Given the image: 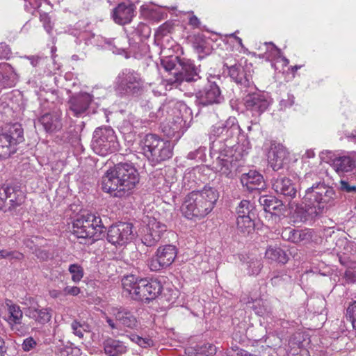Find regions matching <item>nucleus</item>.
Masks as SVG:
<instances>
[{"label": "nucleus", "instance_id": "obj_36", "mask_svg": "<svg viewBox=\"0 0 356 356\" xmlns=\"http://www.w3.org/2000/svg\"><path fill=\"white\" fill-rule=\"evenodd\" d=\"M0 68L8 74L6 76H3V79H6L5 84L9 87L13 86L15 84V82L17 79V74L14 72L13 67L8 63H3L1 65Z\"/></svg>", "mask_w": 356, "mask_h": 356}, {"label": "nucleus", "instance_id": "obj_39", "mask_svg": "<svg viewBox=\"0 0 356 356\" xmlns=\"http://www.w3.org/2000/svg\"><path fill=\"white\" fill-rule=\"evenodd\" d=\"M264 45L267 48V52L264 54L263 58H266V59L270 60L271 58L281 56V50L278 49L273 43L266 42Z\"/></svg>", "mask_w": 356, "mask_h": 356}, {"label": "nucleus", "instance_id": "obj_35", "mask_svg": "<svg viewBox=\"0 0 356 356\" xmlns=\"http://www.w3.org/2000/svg\"><path fill=\"white\" fill-rule=\"evenodd\" d=\"M145 286L147 287L149 302L154 300L162 290V286L157 280H147V284Z\"/></svg>", "mask_w": 356, "mask_h": 356}, {"label": "nucleus", "instance_id": "obj_8", "mask_svg": "<svg viewBox=\"0 0 356 356\" xmlns=\"http://www.w3.org/2000/svg\"><path fill=\"white\" fill-rule=\"evenodd\" d=\"M143 87L140 74L131 69H124L119 73L115 80V88L121 95L139 94Z\"/></svg>", "mask_w": 356, "mask_h": 356}, {"label": "nucleus", "instance_id": "obj_41", "mask_svg": "<svg viewBox=\"0 0 356 356\" xmlns=\"http://www.w3.org/2000/svg\"><path fill=\"white\" fill-rule=\"evenodd\" d=\"M9 259L10 260L20 261L24 259V254L18 251L0 250V259Z\"/></svg>", "mask_w": 356, "mask_h": 356}, {"label": "nucleus", "instance_id": "obj_20", "mask_svg": "<svg viewBox=\"0 0 356 356\" xmlns=\"http://www.w3.org/2000/svg\"><path fill=\"white\" fill-rule=\"evenodd\" d=\"M268 160L273 169L278 170L289 161V152L282 145L273 143L268 154Z\"/></svg>", "mask_w": 356, "mask_h": 356}, {"label": "nucleus", "instance_id": "obj_27", "mask_svg": "<svg viewBox=\"0 0 356 356\" xmlns=\"http://www.w3.org/2000/svg\"><path fill=\"white\" fill-rule=\"evenodd\" d=\"M282 236L284 239L295 243L307 242L312 238V235L308 231L291 228L285 229L282 233Z\"/></svg>", "mask_w": 356, "mask_h": 356}, {"label": "nucleus", "instance_id": "obj_10", "mask_svg": "<svg viewBox=\"0 0 356 356\" xmlns=\"http://www.w3.org/2000/svg\"><path fill=\"white\" fill-rule=\"evenodd\" d=\"M211 148L213 156L218 154L214 166L216 170L222 175L232 177L236 168V163L232 155L229 154L231 153V149L220 142H213Z\"/></svg>", "mask_w": 356, "mask_h": 356}, {"label": "nucleus", "instance_id": "obj_64", "mask_svg": "<svg viewBox=\"0 0 356 356\" xmlns=\"http://www.w3.org/2000/svg\"><path fill=\"white\" fill-rule=\"evenodd\" d=\"M178 127L173 128L172 131H166L165 130H163L164 132L168 136H174L175 133L176 132V129H177Z\"/></svg>", "mask_w": 356, "mask_h": 356}, {"label": "nucleus", "instance_id": "obj_17", "mask_svg": "<svg viewBox=\"0 0 356 356\" xmlns=\"http://www.w3.org/2000/svg\"><path fill=\"white\" fill-rule=\"evenodd\" d=\"M93 100V95L79 92L71 95L67 102L69 111L74 116L81 117L86 113Z\"/></svg>", "mask_w": 356, "mask_h": 356}, {"label": "nucleus", "instance_id": "obj_15", "mask_svg": "<svg viewBox=\"0 0 356 356\" xmlns=\"http://www.w3.org/2000/svg\"><path fill=\"white\" fill-rule=\"evenodd\" d=\"M196 97L198 103L203 106L220 104L224 101V97L218 83L212 80L208 81V84L203 90L196 94Z\"/></svg>", "mask_w": 356, "mask_h": 356}, {"label": "nucleus", "instance_id": "obj_55", "mask_svg": "<svg viewBox=\"0 0 356 356\" xmlns=\"http://www.w3.org/2000/svg\"><path fill=\"white\" fill-rule=\"evenodd\" d=\"M63 290L53 289L49 291V295L53 298H61L64 297Z\"/></svg>", "mask_w": 356, "mask_h": 356}, {"label": "nucleus", "instance_id": "obj_62", "mask_svg": "<svg viewBox=\"0 0 356 356\" xmlns=\"http://www.w3.org/2000/svg\"><path fill=\"white\" fill-rule=\"evenodd\" d=\"M248 354V351L243 349H240L238 350L234 356H246Z\"/></svg>", "mask_w": 356, "mask_h": 356}, {"label": "nucleus", "instance_id": "obj_25", "mask_svg": "<svg viewBox=\"0 0 356 356\" xmlns=\"http://www.w3.org/2000/svg\"><path fill=\"white\" fill-rule=\"evenodd\" d=\"M241 183L245 185L249 191L260 190L264 186L263 176L256 171H250L243 174Z\"/></svg>", "mask_w": 356, "mask_h": 356}, {"label": "nucleus", "instance_id": "obj_2", "mask_svg": "<svg viewBox=\"0 0 356 356\" xmlns=\"http://www.w3.org/2000/svg\"><path fill=\"white\" fill-rule=\"evenodd\" d=\"M139 182V174L128 163H120L108 170L101 179V188L113 197H123L132 193Z\"/></svg>", "mask_w": 356, "mask_h": 356}, {"label": "nucleus", "instance_id": "obj_1", "mask_svg": "<svg viewBox=\"0 0 356 356\" xmlns=\"http://www.w3.org/2000/svg\"><path fill=\"white\" fill-rule=\"evenodd\" d=\"M300 186L305 188L303 202L309 208L305 218H314L334 206L337 195L333 188L318 180L315 173L308 172L300 179Z\"/></svg>", "mask_w": 356, "mask_h": 356}, {"label": "nucleus", "instance_id": "obj_59", "mask_svg": "<svg viewBox=\"0 0 356 356\" xmlns=\"http://www.w3.org/2000/svg\"><path fill=\"white\" fill-rule=\"evenodd\" d=\"M5 342L3 339L0 337V356H3L6 353Z\"/></svg>", "mask_w": 356, "mask_h": 356}, {"label": "nucleus", "instance_id": "obj_7", "mask_svg": "<svg viewBox=\"0 0 356 356\" xmlns=\"http://www.w3.org/2000/svg\"><path fill=\"white\" fill-rule=\"evenodd\" d=\"M91 147L100 156H106L118 149L119 143L114 130L109 127H98L94 133Z\"/></svg>", "mask_w": 356, "mask_h": 356}, {"label": "nucleus", "instance_id": "obj_53", "mask_svg": "<svg viewBox=\"0 0 356 356\" xmlns=\"http://www.w3.org/2000/svg\"><path fill=\"white\" fill-rule=\"evenodd\" d=\"M252 309L258 316H261L264 315L266 312V308L261 305V301L256 302V305L252 306Z\"/></svg>", "mask_w": 356, "mask_h": 356}, {"label": "nucleus", "instance_id": "obj_26", "mask_svg": "<svg viewBox=\"0 0 356 356\" xmlns=\"http://www.w3.org/2000/svg\"><path fill=\"white\" fill-rule=\"evenodd\" d=\"M330 162L334 170L339 174L351 171L355 167V161L350 156H342L330 159Z\"/></svg>", "mask_w": 356, "mask_h": 356}, {"label": "nucleus", "instance_id": "obj_34", "mask_svg": "<svg viewBox=\"0 0 356 356\" xmlns=\"http://www.w3.org/2000/svg\"><path fill=\"white\" fill-rule=\"evenodd\" d=\"M259 201L261 205L264 207V210L269 212L276 210L282 205L281 201L273 197L262 196Z\"/></svg>", "mask_w": 356, "mask_h": 356}, {"label": "nucleus", "instance_id": "obj_47", "mask_svg": "<svg viewBox=\"0 0 356 356\" xmlns=\"http://www.w3.org/2000/svg\"><path fill=\"white\" fill-rule=\"evenodd\" d=\"M295 97L293 95H288L286 99H282L280 102L281 109H286L294 104Z\"/></svg>", "mask_w": 356, "mask_h": 356}, {"label": "nucleus", "instance_id": "obj_24", "mask_svg": "<svg viewBox=\"0 0 356 356\" xmlns=\"http://www.w3.org/2000/svg\"><path fill=\"white\" fill-rule=\"evenodd\" d=\"M273 188L278 194L290 199L296 195L297 190L291 180L285 177H279L273 181Z\"/></svg>", "mask_w": 356, "mask_h": 356}, {"label": "nucleus", "instance_id": "obj_56", "mask_svg": "<svg viewBox=\"0 0 356 356\" xmlns=\"http://www.w3.org/2000/svg\"><path fill=\"white\" fill-rule=\"evenodd\" d=\"M106 321L112 330L119 328L118 323L116 321L114 322V321L111 317L106 316Z\"/></svg>", "mask_w": 356, "mask_h": 356}, {"label": "nucleus", "instance_id": "obj_31", "mask_svg": "<svg viewBox=\"0 0 356 356\" xmlns=\"http://www.w3.org/2000/svg\"><path fill=\"white\" fill-rule=\"evenodd\" d=\"M236 226L238 232L243 236H248L254 230V223L251 216H237Z\"/></svg>", "mask_w": 356, "mask_h": 356}, {"label": "nucleus", "instance_id": "obj_23", "mask_svg": "<svg viewBox=\"0 0 356 356\" xmlns=\"http://www.w3.org/2000/svg\"><path fill=\"white\" fill-rule=\"evenodd\" d=\"M135 9L136 6L131 2L119 3L113 11V19L118 24H129L135 15Z\"/></svg>", "mask_w": 356, "mask_h": 356}, {"label": "nucleus", "instance_id": "obj_58", "mask_svg": "<svg viewBox=\"0 0 356 356\" xmlns=\"http://www.w3.org/2000/svg\"><path fill=\"white\" fill-rule=\"evenodd\" d=\"M27 58L30 60L31 62V64L33 66V67H36L39 63V60H40V58L38 56H30V57H27Z\"/></svg>", "mask_w": 356, "mask_h": 356}, {"label": "nucleus", "instance_id": "obj_43", "mask_svg": "<svg viewBox=\"0 0 356 356\" xmlns=\"http://www.w3.org/2000/svg\"><path fill=\"white\" fill-rule=\"evenodd\" d=\"M252 79L250 74H248L242 67L240 70L238 79H236V83L244 87H248L251 83Z\"/></svg>", "mask_w": 356, "mask_h": 356}, {"label": "nucleus", "instance_id": "obj_18", "mask_svg": "<svg viewBox=\"0 0 356 356\" xmlns=\"http://www.w3.org/2000/svg\"><path fill=\"white\" fill-rule=\"evenodd\" d=\"M240 133L241 128L234 117H229L225 122L216 124L211 130L213 136L222 138L223 140L236 137Z\"/></svg>", "mask_w": 356, "mask_h": 356}, {"label": "nucleus", "instance_id": "obj_48", "mask_svg": "<svg viewBox=\"0 0 356 356\" xmlns=\"http://www.w3.org/2000/svg\"><path fill=\"white\" fill-rule=\"evenodd\" d=\"M11 54L10 49L6 43L0 44V59H7Z\"/></svg>", "mask_w": 356, "mask_h": 356}, {"label": "nucleus", "instance_id": "obj_49", "mask_svg": "<svg viewBox=\"0 0 356 356\" xmlns=\"http://www.w3.org/2000/svg\"><path fill=\"white\" fill-rule=\"evenodd\" d=\"M291 280V276L287 275H275L271 279L273 285L277 286L281 284L282 282H288Z\"/></svg>", "mask_w": 356, "mask_h": 356}, {"label": "nucleus", "instance_id": "obj_52", "mask_svg": "<svg viewBox=\"0 0 356 356\" xmlns=\"http://www.w3.org/2000/svg\"><path fill=\"white\" fill-rule=\"evenodd\" d=\"M154 341L149 338H142L141 337L139 339L138 346L143 348H147L149 347H152L154 346Z\"/></svg>", "mask_w": 356, "mask_h": 356}, {"label": "nucleus", "instance_id": "obj_12", "mask_svg": "<svg viewBox=\"0 0 356 356\" xmlns=\"http://www.w3.org/2000/svg\"><path fill=\"white\" fill-rule=\"evenodd\" d=\"M177 254V249L173 245L160 246L149 261V268L152 271H159L170 266Z\"/></svg>", "mask_w": 356, "mask_h": 356}, {"label": "nucleus", "instance_id": "obj_50", "mask_svg": "<svg viewBox=\"0 0 356 356\" xmlns=\"http://www.w3.org/2000/svg\"><path fill=\"white\" fill-rule=\"evenodd\" d=\"M80 293V289L77 286H67L63 289L64 296H77Z\"/></svg>", "mask_w": 356, "mask_h": 356}, {"label": "nucleus", "instance_id": "obj_16", "mask_svg": "<svg viewBox=\"0 0 356 356\" xmlns=\"http://www.w3.org/2000/svg\"><path fill=\"white\" fill-rule=\"evenodd\" d=\"M271 103L272 99L268 94L261 92L248 94L244 99L246 108L258 115L266 111Z\"/></svg>", "mask_w": 356, "mask_h": 356}, {"label": "nucleus", "instance_id": "obj_28", "mask_svg": "<svg viewBox=\"0 0 356 356\" xmlns=\"http://www.w3.org/2000/svg\"><path fill=\"white\" fill-rule=\"evenodd\" d=\"M104 350L108 356H118L125 353L127 350L124 343L112 338H107L103 343Z\"/></svg>", "mask_w": 356, "mask_h": 356}, {"label": "nucleus", "instance_id": "obj_29", "mask_svg": "<svg viewBox=\"0 0 356 356\" xmlns=\"http://www.w3.org/2000/svg\"><path fill=\"white\" fill-rule=\"evenodd\" d=\"M6 305L9 316L7 318V322L12 327L15 325L21 324L23 318V312L20 307L13 303L10 300H6Z\"/></svg>", "mask_w": 356, "mask_h": 356}, {"label": "nucleus", "instance_id": "obj_37", "mask_svg": "<svg viewBox=\"0 0 356 356\" xmlns=\"http://www.w3.org/2000/svg\"><path fill=\"white\" fill-rule=\"evenodd\" d=\"M71 328L72 330L73 333L79 337V338L83 337V332H88L89 326L86 323H81L77 320H74L72 321L71 324Z\"/></svg>", "mask_w": 356, "mask_h": 356}, {"label": "nucleus", "instance_id": "obj_13", "mask_svg": "<svg viewBox=\"0 0 356 356\" xmlns=\"http://www.w3.org/2000/svg\"><path fill=\"white\" fill-rule=\"evenodd\" d=\"M24 192L17 186L3 185L0 188V209L11 210L24 201Z\"/></svg>", "mask_w": 356, "mask_h": 356}, {"label": "nucleus", "instance_id": "obj_54", "mask_svg": "<svg viewBox=\"0 0 356 356\" xmlns=\"http://www.w3.org/2000/svg\"><path fill=\"white\" fill-rule=\"evenodd\" d=\"M261 264L259 261L251 262L248 266L249 268H252L250 273L252 275L258 274L261 270Z\"/></svg>", "mask_w": 356, "mask_h": 356}, {"label": "nucleus", "instance_id": "obj_30", "mask_svg": "<svg viewBox=\"0 0 356 356\" xmlns=\"http://www.w3.org/2000/svg\"><path fill=\"white\" fill-rule=\"evenodd\" d=\"M38 122L46 131H54L60 128V118L56 114L46 113L39 118Z\"/></svg>", "mask_w": 356, "mask_h": 356}, {"label": "nucleus", "instance_id": "obj_51", "mask_svg": "<svg viewBox=\"0 0 356 356\" xmlns=\"http://www.w3.org/2000/svg\"><path fill=\"white\" fill-rule=\"evenodd\" d=\"M36 346L35 341L32 337L24 340L22 348L24 351H29Z\"/></svg>", "mask_w": 356, "mask_h": 356}, {"label": "nucleus", "instance_id": "obj_4", "mask_svg": "<svg viewBox=\"0 0 356 356\" xmlns=\"http://www.w3.org/2000/svg\"><path fill=\"white\" fill-rule=\"evenodd\" d=\"M177 57L165 58L161 60V65L165 71L173 74L172 78H169L161 83L162 86L167 84L178 87L182 82H196L200 79L195 66L189 60L179 62L177 64Z\"/></svg>", "mask_w": 356, "mask_h": 356}, {"label": "nucleus", "instance_id": "obj_33", "mask_svg": "<svg viewBox=\"0 0 356 356\" xmlns=\"http://www.w3.org/2000/svg\"><path fill=\"white\" fill-rule=\"evenodd\" d=\"M193 47L198 54V58L202 59L204 56L211 53V49L207 42L201 38H195L193 43Z\"/></svg>", "mask_w": 356, "mask_h": 356}, {"label": "nucleus", "instance_id": "obj_38", "mask_svg": "<svg viewBox=\"0 0 356 356\" xmlns=\"http://www.w3.org/2000/svg\"><path fill=\"white\" fill-rule=\"evenodd\" d=\"M68 270L72 275V280L75 283L79 282L83 277V268L78 264H71Z\"/></svg>", "mask_w": 356, "mask_h": 356}, {"label": "nucleus", "instance_id": "obj_32", "mask_svg": "<svg viewBox=\"0 0 356 356\" xmlns=\"http://www.w3.org/2000/svg\"><path fill=\"white\" fill-rule=\"evenodd\" d=\"M265 256L268 259L282 264H286L288 261L286 252L278 247H269L266 251Z\"/></svg>", "mask_w": 356, "mask_h": 356}, {"label": "nucleus", "instance_id": "obj_57", "mask_svg": "<svg viewBox=\"0 0 356 356\" xmlns=\"http://www.w3.org/2000/svg\"><path fill=\"white\" fill-rule=\"evenodd\" d=\"M200 24V22L199 19L195 16L193 15L189 19V24L194 26V27H198Z\"/></svg>", "mask_w": 356, "mask_h": 356}, {"label": "nucleus", "instance_id": "obj_63", "mask_svg": "<svg viewBox=\"0 0 356 356\" xmlns=\"http://www.w3.org/2000/svg\"><path fill=\"white\" fill-rule=\"evenodd\" d=\"M351 282L356 284V271L352 272L349 275Z\"/></svg>", "mask_w": 356, "mask_h": 356}, {"label": "nucleus", "instance_id": "obj_5", "mask_svg": "<svg viewBox=\"0 0 356 356\" xmlns=\"http://www.w3.org/2000/svg\"><path fill=\"white\" fill-rule=\"evenodd\" d=\"M144 155L152 162L157 163L172 156L170 142L158 138L154 134L146 135L140 143Z\"/></svg>", "mask_w": 356, "mask_h": 356}, {"label": "nucleus", "instance_id": "obj_22", "mask_svg": "<svg viewBox=\"0 0 356 356\" xmlns=\"http://www.w3.org/2000/svg\"><path fill=\"white\" fill-rule=\"evenodd\" d=\"M111 314L118 323V327L134 329L137 325V320L134 314L125 307H113Z\"/></svg>", "mask_w": 356, "mask_h": 356}, {"label": "nucleus", "instance_id": "obj_60", "mask_svg": "<svg viewBox=\"0 0 356 356\" xmlns=\"http://www.w3.org/2000/svg\"><path fill=\"white\" fill-rule=\"evenodd\" d=\"M315 153L313 150L308 149L305 152V153L303 155L304 158L311 159L314 157Z\"/></svg>", "mask_w": 356, "mask_h": 356}, {"label": "nucleus", "instance_id": "obj_6", "mask_svg": "<svg viewBox=\"0 0 356 356\" xmlns=\"http://www.w3.org/2000/svg\"><path fill=\"white\" fill-rule=\"evenodd\" d=\"M104 226L99 216L91 213L77 216L72 222V232L80 238H98L103 232Z\"/></svg>", "mask_w": 356, "mask_h": 356}, {"label": "nucleus", "instance_id": "obj_14", "mask_svg": "<svg viewBox=\"0 0 356 356\" xmlns=\"http://www.w3.org/2000/svg\"><path fill=\"white\" fill-rule=\"evenodd\" d=\"M134 238L133 226L127 222H119L109 227L107 240L115 246L129 243Z\"/></svg>", "mask_w": 356, "mask_h": 356}, {"label": "nucleus", "instance_id": "obj_3", "mask_svg": "<svg viewBox=\"0 0 356 356\" xmlns=\"http://www.w3.org/2000/svg\"><path fill=\"white\" fill-rule=\"evenodd\" d=\"M218 197L215 188L205 186L202 190L193 191L185 197L181 211L188 219L200 220L211 212Z\"/></svg>", "mask_w": 356, "mask_h": 356}, {"label": "nucleus", "instance_id": "obj_9", "mask_svg": "<svg viewBox=\"0 0 356 356\" xmlns=\"http://www.w3.org/2000/svg\"><path fill=\"white\" fill-rule=\"evenodd\" d=\"M24 140L20 124H15L0 132V159H6L14 154L17 144Z\"/></svg>", "mask_w": 356, "mask_h": 356}, {"label": "nucleus", "instance_id": "obj_46", "mask_svg": "<svg viewBox=\"0 0 356 356\" xmlns=\"http://www.w3.org/2000/svg\"><path fill=\"white\" fill-rule=\"evenodd\" d=\"M229 69V74L230 77L236 81V79H238L240 70L242 68V66L240 65H234L228 67Z\"/></svg>", "mask_w": 356, "mask_h": 356}, {"label": "nucleus", "instance_id": "obj_19", "mask_svg": "<svg viewBox=\"0 0 356 356\" xmlns=\"http://www.w3.org/2000/svg\"><path fill=\"white\" fill-rule=\"evenodd\" d=\"M166 229L165 224L157 221L155 218L150 220L142 236V243L147 247L156 245Z\"/></svg>", "mask_w": 356, "mask_h": 356}, {"label": "nucleus", "instance_id": "obj_40", "mask_svg": "<svg viewBox=\"0 0 356 356\" xmlns=\"http://www.w3.org/2000/svg\"><path fill=\"white\" fill-rule=\"evenodd\" d=\"M251 207L252 206L249 201L245 200L241 201L236 209V213L238 216H241L243 218L251 216Z\"/></svg>", "mask_w": 356, "mask_h": 356}, {"label": "nucleus", "instance_id": "obj_42", "mask_svg": "<svg viewBox=\"0 0 356 356\" xmlns=\"http://www.w3.org/2000/svg\"><path fill=\"white\" fill-rule=\"evenodd\" d=\"M339 188L343 192L355 195L356 197V185L353 184L348 179H341L339 181Z\"/></svg>", "mask_w": 356, "mask_h": 356}, {"label": "nucleus", "instance_id": "obj_11", "mask_svg": "<svg viewBox=\"0 0 356 356\" xmlns=\"http://www.w3.org/2000/svg\"><path fill=\"white\" fill-rule=\"evenodd\" d=\"M124 291L134 300L149 302L147 298V291L145 285L147 284V280L139 279L134 275H129L122 280Z\"/></svg>", "mask_w": 356, "mask_h": 356}, {"label": "nucleus", "instance_id": "obj_44", "mask_svg": "<svg viewBox=\"0 0 356 356\" xmlns=\"http://www.w3.org/2000/svg\"><path fill=\"white\" fill-rule=\"evenodd\" d=\"M40 21L42 23V26L48 34L51 33L53 29V24L51 21L50 17L46 13L40 14Z\"/></svg>", "mask_w": 356, "mask_h": 356}, {"label": "nucleus", "instance_id": "obj_61", "mask_svg": "<svg viewBox=\"0 0 356 356\" xmlns=\"http://www.w3.org/2000/svg\"><path fill=\"white\" fill-rule=\"evenodd\" d=\"M140 336L137 335V334H131L129 336V339H131V341H132L133 342L137 343L138 345L139 343V339H140Z\"/></svg>", "mask_w": 356, "mask_h": 356}, {"label": "nucleus", "instance_id": "obj_45", "mask_svg": "<svg viewBox=\"0 0 356 356\" xmlns=\"http://www.w3.org/2000/svg\"><path fill=\"white\" fill-rule=\"evenodd\" d=\"M347 312L349 315L353 327L356 330V301L348 306Z\"/></svg>", "mask_w": 356, "mask_h": 356}, {"label": "nucleus", "instance_id": "obj_21", "mask_svg": "<svg viewBox=\"0 0 356 356\" xmlns=\"http://www.w3.org/2000/svg\"><path fill=\"white\" fill-rule=\"evenodd\" d=\"M25 315L35 321L36 324L44 325L51 318V309L48 307H42L37 302H31L25 309Z\"/></svg>", "mask_w": 356, "mask_h": 356}]
</instances>
